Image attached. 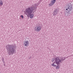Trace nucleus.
<instances>
[{
  "instance_id": "nucleus-10",
  "label": "nucleus",
  "mask_w": 73,
  "mask_h": 73,
  "mask_svg": "<svg viewBox=\"0 0 73 73\" xmlns=\"http://www.w3.org/2000/svg\"><path fill=\"white\" fill-rule=\"evenodd\" d=\"M3 2L2 1V0H0V5H3Z\"/></svg>"
},
{
  "instance_id": "nucleus-14",
  "label": "nucleus",
  "mask_w": 73,
  "mask_h": 73,
  "mask_svg": "<svg viewBox=\"0 0 73 73\" xmlns=\"http://www.w3.org/2000/svg\"><path fill=\"white\" fill-rule=\"evenodd\" d=\"M21 17H22V19H23V18H24V17H23V16L22 15L21 16Z\"/></svg>"
},
{
  "instance_id": "nucleus-3",
  "label": "nucleus",
  "mask_w": 73,
  "mask_h": 73,
  "mask_svg": "<svg viewBox=\"0 0 73 73\" xmlns=\"http://www.w3.org/2000/svg\"><path fill=\"white\" fill-rule=\"evenodd\" d=\"M65 10L67 11V12H70L72 11V6L71 3L68 4V6H66L65 8Z\"/></svg>"
},
{
  "instance_id": "nucleus-5",
  "label": "nucleus",
  "mask_w": 73,
  "mask_h": 73,
  "mask_svg": "<svg viewBox=\"0 0 73 73\" xmlns=\"http://www.w3.org/2000/svg\"><path fill=\"white\" fill-rule=\"evenodd\" d=\"M57 60L58 61V63L60 62V64L63 61H64V60L66 59V57H65L62 58V57H57Z\"/></svg>"
},
{
  "instance_id": "nucleus-2",
  "label": "nucleus",
  "mask_w": 73,
  "mask_h": 73,
  "mask_svg": "<svg viewBox=\"0 0 73 73\" xmlns=\"http://www.w3.org/2000/svg\"><path fill=\"white\" fill-rule=\"evenodd\" d=\"M7 50L8 52L9 55H13L16 53L15 50V47L13 44H9L6 46Z\"/></svg>"
},
{
  "instance_id": "nucleus-4",
  "label": "nucleus",
  "mask_w": 73,
  "mask_h": 73,
  "mask_svg": "<svg viewBox=\"0 0 73 73\" xmlns=\"http://www.w3.org/2000/svg\"><path fill=\"white\" fill-rule=\"evenodd\" d=\"M55 61L54 62V63L52 64V65L54 66V67H56V66H57L55 64H57V65H59L60 64V62H58V60H57V58H56L54 59Z\"/></svg>"
},
{
  "instance_id": "nucleus-12",
  "label": "nucleus",
  "mask_w": 73,
  "mask_h": 73,
  "mask_svg": "<svg viewBox=\"0 0 73 73\" xmlns=\"http://www.w3.org/2000/svg\"><path fill=\"white\" fill-rule=\"evenodd\" d=\"M56 67V69H59L60 68V67H59V65L57 66Z\"/></svg>"
},
{
  "instance_id": "nucleus-9",
  "label": "nucleus",
  "mask_w": 73,
  "mask_h": 73,
  "mask_svg": "<svg viewBox=\"0 0 73 73\" xmlns=\"http://www.w3.org/2000/svg\"><path fill=\"white\" fill-rule=\"evenodd\" d=\"M29 44V42L28 40H26L25 41L23 44L24 46H28V44Z\"/></svg>"
},
{
  "instance_id": "nucleus-7",
  "label": "nucleus",
  "mask_w": 73,
  "mask_h": 73,
  "mask_svg": "<svg viewBox=\"0 0 73 73\" xmlns=\"http://www.w3.org/2000/svg\"><path fill=\"white\" fill-rule=\"evenodd\" d=\"M58 11L57 9H55L54 10V11H53V16H56L57 15V13H58Z\"/></svg>"
},
{
  "instance_id": "nucleus-1",
  "label": "nucleus",
  "mask_w": 73,
  "mask_h": 73,
  "mask_svg": "<svg viewBox=\"0 0 73 73\" xmlns=\"http://www.w3.org/2000/svg\"><path fill=\"white\" fill-rule=\"evenodd\" d=\"M38 6V4H35L33 5L32 6L28 7L24 11V13L27 16H30V17L31 19H32L34 16V15L32 13L34 9H36Z\"/></svg>"
},
{
  "instance_id": "nucleus-11",
  "label": "nucleus",
  "mask_w": 73,
  "mask_h": 73,
  "mask_svg": "<svg viewBox=\"0 0 73 73\" xmlns=\"http://www.w3.org/2000/svg\"><path fill=\"white\" fill-rule=\"evenodd\" d=\"M68 14V13H67V12L65 11L64 13V16H65L67 17V14Z\"/></svg>"
},
{
  "instance_id": "nucleus-13",
  "label": "nucleus",
  "mask_w": 73,
  "mask_h": 73,
  "mask_svg": "<svg viewBox=\"0 0 73 73\" xmlns=\"http://www.w3.org/2000/svg\"><path fill=\"white\" fill-rule=\"evenodd\" d=\"M69 12H68V13H67V16H70V15H69L70 13H69Z\"/></svg>"
},
{
  "instance_id": "nucleus-8",
  "label": "nucleus",
  "mask_w": 73,
  "mask_h": 73,
  "mask_svg": "<svg viewBox=\"0 0 73 73\" xmlns=\"http://www.w3.org/2000/svg\"><path fill=\"white\" fill-rule=\"evenodd\" d=\"M35 30L36 32H39L41 30V27L39 26L36 27Z\"/></svg>"
},
{
  "instance_id": "nucleus-6",
  "label": "nucleus",
  "mask_w": 73,
  "mask_h": 73,
  "mask_svg": "<svg viewBox=\"0 0 73 73\" xmlns=\"http://www.w3.org/2000/svg\"><path fill=\"white\" fill-rule=\"evenodd\" d=\"M56 1V0H52L50 2V3L49 4V5L50 6L53 5L55 3Z\"/></svg>"
}]
</instances>
